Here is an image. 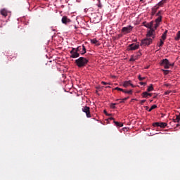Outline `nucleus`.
Masks as SVG:
<instances>
[{"label": "nucleus", "instance_id": "obj_40", "mask_svg": "<svg viewBox=\"0 0 180 180\" xmlns=\"http://www.w3.org/2000/svg\"><path fill=\"white\" fill-rule=\"evenodd\" d=\"M129 85L131 86L132 88H134V85H133V84L131 83Z\"/></svg>", "mask_w": 180, "mask_h": 180}, {"label": "nucleus", "instance_id": "obj_8", "mask_svg": "<svg viewBox=\"0 0 180 180\" xmlns=\"http://www.w3.org/2000/svg\"><path fill=\"white\" fill-rule=\"evenodd\" d=\"M167 124L166 122H155L153 124V127H161V129H164L167 127Z\"/></svg>", "mask_w": 180, "mask_h": 180}, {"label": "nucleus", "instance_id": "obj_19", "mask_svg": "<svg viewBox=\"0 0 180 180\" xmlns=\"http://www.w3.org/2000/svg\"><path fill=\"white\" fill-rule=\"evenodd\" d=\"M114 123L117 127H123V123L119 122L117 121H114Z\"/></svg>", "mask_w": 180, "mask_h": 180}, {"label": "nucleus", "instance_id": "obj_26", "mask_svg": "<svg viewBox=\"0 0 180 180\" xmlns=\"http://www.w3.org/2000/svg\"><path fill=\"white\" fill-rule=\"evenodd\" d=\"M153 109H157V105H153L148 110V112H151Z\"/></svg>", "mask_w": 180, "mask_h": 180}, {"label": "nucleus", "instance_id": "obj_15", "mask_svg": "<svg viewBox=\"0 0 180 180\" xmlns=\"http://www.w3.org/2000/svg\"><path fill=\"white\" fill-rule=\"evenodd\" d=\"M158 9V7H157L156 6L152 8V11H151L152 16H154V15H155V13H157Z\"/></svg>", "mask_w": 180, "mask_h": 180}, {"label": "nucleus", "instance_id": "obj_2", "mask_svg": "<svg viewBox=\"0 0 180 180\" xmlns=\"http://www.w3.org/2000/svg\"><path fill=\"white\" fill-rule=\"evenodd\" d=\"M160 65L162 67H164V68L168 69L169 67H174V63H169V60L167 58L163 59L160 63Z\"/></svg>", "mask_w": 180, "mask_h": 180}, {"label": "nucleus", "instance_id": "obj_6", "mask_svg": "<svg viewBox=\"0 0 180 180\" xmlns=\"http://www.w3.org/2000/svg\"><path fill=\"white\" fill-rule=\"evenodd\" d=\"M82 112H84V113H86V117H92V116L91 115V108L88 106H84L82 108Z\"/></svg>", "mask_w": 180, "mask_h": 180}, {"label": "nucleus", "instance_id": "obj_27", "mask_svg": "<svg viewBox=\"0 0 180 180\" xmlns=\"http://www.w3.org/2000/svg\"><path fill=\"white\" fill-rule=\"evenodd\" d=\"M163 44H164V41H162V39H160V44H158V47H160V49H161V47H162Z\"/></svg>", "mask_w": 180, "mask_h": 180}, {"label": "nucleus", "instance_id": "obj_38", "mask_svg": "<svg viewBox=\"0 0 180 180\" xmlns=\"http://www.w3.org/2000/svg\"><path fill=\"white\" fill-rule=\"evenodd\" d=\"M104 113H105V115H106L107 116H110V114H108V112H106L105 110H104Z\"/></svg>", "mask_w": 180, "mask_h": 180}, {"label": "nucleus", "instance_id": "obj_48", "mask_svg": "<svg viewBox=\"0 0 180 180\" xmlns=\"http://www.w3.org/2000/svg\"><path fill=\"white\" fill-rule=\"evenodd\" d=\"M157 96H154L153 98H156Z\"/></svg>", "mask_w": 180, "mask_h": 180}, {"label": "nucleus", "instance_id": "obj_37", "mask_svg": "<svg viewBox=\"0 0 180 180\" xmlns=\"http://www.w3.org/2000/svg\"><path fill=\"white\" fill-rule=\"evenodd\" d=\"M162 71L165 72V74H168V72H169V70H162Z\"/></svg>", "mask_w": 180, "mask_h": 180}, {"label": "nucleus", "instance_id": "obj_7", "mask_svg": "<svg viewBox=\"0 0 180 180\" xmlns=\"http://www.w3.org/2000/svg\"><path fill=\"white\" fill-rule=\"evenodd\" d=\"M76 50L77 52H79V54H81L83 56V54H85L86 53V48H85V45L79 46L76 48Z\"/></svg>", "mask_w": 180, "mask_h": 180}, {"label": "nucleus", "instance_id": "obj_35", "mask_svg": "<svg viewBox=\"0 0 180 180\" xmlns=\"http://www.w3.org/2000/svg\"><path fill=\"white\" fill-rule=\"evenodd\" d=\"M171 94V91H167L165 92V95H169Z\"/></svg>", "mask_w": 180, "mask_h": 180}, {"label": "nucleus", "instance_id": "obj_28", "mask_svg": "<svg viewBox=\"0 0 180 180\" xmlns=\"http://www.w3.org/2000/svg\"><path fill=\"white\" fill-rule=\"evenodd\" d=\"M110 106L111 109H116V103H112Z\"/></svg>", "mask_w": 180, "mask_h": 180}, {"label": "nucleus", "instance_id": "obj_34", "mask_svg": "<svg viewBox=\"0 0 180 180\" xmlns=\"http://www.w3.org/2000/svg\"><path fill=\"white\" fill-rule=\"evenodd\" d=\"M101 84L103 85H110V84L108 83V82H101Z\"/></svg>", "mask_w": 180, "mask_h": 180}, {"label": "nucleus", "instance_id": "obj_9", "mask_svg": "<svg viewBox=\"0 0 180 180\" xmlns=\"http://www.w3.org/2000/svg\"><path fill=\"white\" fill-rule=\"evenodd\" d=\"M131 30H133V27L131 25H128L122 27L121 32L122 33H130Z\"/></svg>", "mask_w": 180, "mask_h": 180}, {"label": "nucleus", "instance_id": "obj_46", "mask_svg": "<svg viewBox=\"0 0 180 180\" xmlns=\"http://www.w3.org/2000/svg\"><path fill=\"white\" fill-rule=\"evenodd\" d=\"M106 88H110V86H106Z\"/></svg>", "mask_w": 180, "mask_h": 180}, {"label": "nucleus", "instance_id": "obj_39", "mask_svg": "<svg viewBox=\"0 0 180 180\" xmlns=\"http://www.w3.org/2000/svg\"><path fill=\"white\" fill-rule=\"evenodd\" d=\"M129 60H130V61H136V58H131Z\"/></svg>", "mask_w": 180, "mask_h": 180}, {"label": "nucleus", "instance_id": "obj_24", "mask_svg": "<svg viewBox=\"0 0 180 180\" xmlns=\"http://www.w3.org/2000/svg\"><path fill=\"white\" fill-rule=\"evenodd\" d=\"M151 91H154V87H153V84H150V86H148L147 89L148 92H151Z\"/></svg>", "mask_w": 180, "mask_h": 180}, {"label": "nucleus", "instance_id": "obj_30", "mask_svg": "<svg viewBox=\"0 0 180 180\" xmlns=\"http://www.w3.org/2000/svg\"><path fill=\"white\" fill-rule=\"evenodd\" d=\"M98 8H102V3H101V0H98V4H97Z\"/></svg>", "mask_w": 180, "mask_h": 180}, {"label": "nucleus", "instance_id": "obj_25", "mask_svg": "<svg viewBox=\"0 0 180 180\" xmlns=\"http://www.w3.org/2000/svg\"><path fill=\"white\" fill-rule=\"evenodd\" d=\"M122 92H124V94H129V95H131V94H133V91L132 90H124Z\"/></svg>", "mask_w": 180, "mask_h": 180}, {"label": "nucleus", "instance_id": "obj_16", "mask_svg": "<svg viewBox=\"0 0 180 180\" xmlns=\"http://www.w3.org/2000/svg\"><path fill=\"white\" fill-rule=\"evenodd\" d=\"M152 94L151 93H148L147 91H144L142 93V96L143 98H148V96H152Z\"/></svg>", "mask_w": 180, "mask_h": 180}, {"label": "nucleus", "instance_id": "obj_18", "mask_svg": "<svg viewBox=\"0 0 180 180\" xmlns=\"http://www.w3.org/2000/svg\"><path fill=\"white\" fill-rule=\"evenodd\" d=\"M144 26L148 29H151V27H153V21L150 22H146V24H144Z\"/></svg>", "mask_w": 180, "mask_h": 180}, {"label": "nucleus", "instance_id": "obj_4", "mask_svg": "<svg viewBox=\"0 0 180 180\" xmlns=\"http://www.w3.org/2000/svg\"><path fill=\"white\" fill-rule=\"evenodd\" d=\"M153 43V38H145L141 40L140 46L146 47V46H150Z\"/></svg>", "mask_w": 180, "mask_h": 180}, {"label": "nucleus", "instance_id": "obj_3", "mask_svg": "<svg viewBox=\"0 0 180 180\" xmlns=\"http://www.w3.org/2000/svg\"><path fill=\"white\" fill-rule=\"evenodd\" d=\"M156 16H158V18L155 20V29H157V27L160 26V23L162 22V15H161V11H159L156 13Z\"/></svg>", "mask_w": 180, "mask_h": 180}, {"label": "nucleus", "instance_id": "obj_5", "mask_svg": "<svg viewBox=\"0 0 180 180\" xmlns=\"http://www.w3.org/2000/svg\"><path fill=\"white\" fill-rule=\"evenodd\" d=\"M70 57L72 58H78L79 57V53L76 48H72V50L70 51Z\"/></svg>", "mask_w": 180, "mask_h": 180}, {"label": "nucleus", "instance_id": "obj_10", "mask_svg": "<svg viewBox=\"0 0 180 180\" xmlns=\"http://www.w3.org/2000/svg\"><path fill=\"white\" fill-rule=\"evenodd\" d=\"M0 13L2 16H4V18H6V16H11V11H8L6 8L0 10Z\"/></svg>", "mask_w": 180, "mask_h": 180}, {"label": "nucleus", "instance_id": "obj_29", "mask_svg": "<svg viewBox=\"0 0 180 180\" xmlns=\"http://www.w3.org/2000/svg\"><path fill=\"white\" fill-rule=\"evenodd\" d=\"M139 81H143V79H146V77H141V75H139L138 77Z\"/></svg>", "mask_w": 180, "mask_h": 180}, {"label": "nucleus", "instance_id": "obj_44", "mask_svg": "<svg viewBox=\"0 0 180 180\" xmlns=\"http://www.w3.org/2000/svg\"><path fill=\"white\" fill-rule=\"evenodd\" d=\"M124 129L125 130H127V128H126V127H125V128H124Z\"/></svg>", "mask_w": 180, "mask_h": 180}, {"label": "nucleus", "instance_id": "obj_41", "mask_svg": "<svg viewBox=\"0 0 180 180\" xmlns=\"http://www.w3.org/2000/svg\"><path fill=\"white\" fill-rule=\"evenodd\" d=\"M110 120H115V118H113V117H110Z\"/></svg>", "mask_w": 180, "mask_h": 180}, {"label": "nucleus", "instance_id": "obj_11", "mask_svg": "<svg viewBox=\"0 0 180 180\" xmlns=\"http://www.w3.org/2000/svg\"><path fill=\"white\" fill-rule=\"evenodd\" d=\"M146 36L147 37H150L152 39H154V37H155V36H154V29L150 28Z\"/></svg>", "mask_w": 180, "mask_h": 180}, {"label": "nucleus", "instance_id": "obj_17", "mask_svg": "<svg viewBox=\"0 0 180 180\" xmlns=\"http://www.w3.org/2000/svg\"><path fill=\"white\" fill-rule=\"evenodd\" d=\"M123 86H124V88H127V86H130V85H131V81L130 80H129V81H125V82H124V83H123Z\"/></svg>", "mask_w": 180, "mask_h": 180}, {"label": "nucleus", "instance_id": "obj_33", "mask_svg": "<svg viewBox=\"0 0 180 180\" xmlns=\"http://www.w3.org/2000/svg\"><path fill=\"white\" fill-rule=\"evenodd\" d=\"M139 84L143 85V86H145V85H147V82H139Z\"/></svg>", "mask_w": 180, "mask_h": 180}, {"label": "nucleus", "instance_id": "obj_20", "mask_svg": "<svg viewBox=\"0 0 180 180\" xmlns=\"http://www.w3.org/2000/svg\"><path fill=\"white\" fill-rule=\"evenodd\" d=\"M164 4H167V0H161L157 5H158V6H162Z\"/></svg>", "mask_w": 180, "mask_h": 180}, {"label": "nucleus", "instance_id": "obj_22", "mask_svg": "<svg viewBox=\"0 0 180 180\" xmlns=\"http://www.w3.org/2000/svg\"><path fill=\"white\" fill-rule=\"evenodd\" d=\"M167 33H168V30L165 31V32L162 35V40H165L167 39Z\"/></svg>", "mask_w": 180, "mask_h": 180}, {"label": "nucleus", "instance_id": "obj_23", "mask_svg": "<svg viewBox=\"0 0 180 180\" xmlns=\"http://www.w3.org/2000/svg\"><path fill=\"white\" fill-rule=\"evenodd\" d=\"M174 39L178 41L180 39V31H179L176 34V37H174Z\"/></svg>", "mask_w": 180, "mask_h": 180}, {"label": "nucleus", "instance_id": "obj_21", "mask_svg": "<svg viewBox=\"0 0 180 180\" xmlns=\"http://www.w3.org/2000/svg\"><path fill=\"white\" fill-rule=\"evenodd\" d=\"M174 123L179 122L180 121V115H176V118L173 119Z\"/></svg>", "mask_w": 180, "mask_h": 180}, {"label": "nucleus", "instance_id": "obj_45", "mask_svg": "<svg viewBox=\"0 0 180 180\" xmlns=\"http://www.w3.org/2000/svg\"><path fill=\"white\" fill-rule=\"evenodd\" d=\"M53 32H56V30H52Z\"/></svg>", "mask_w": 180, "mask_h": 180}, {"label": "nucleus", "instance_id": "obj_47", "mask_svg": "<svg viewBox=\"0 0 180 180\" xmlns=\"http://www.w3.org/2000/svg\"><path fill=\"white\" fill-rule=\"evenodd\" d=\"M176 126H179V124H177Z\"/></svg>", "mask_w": 180, "mask_h": 180}, {"label": "nucleus", "instance_id": "obj_31", "mask_svg": "<svg viewBox=\"0 0 180 180\" xmlns=\"http://www.w3.org/2000/svg\"><path fill=\"white\" fill-rule=\"evenodd\" d=\"M115 89L116 91H121L122 92H123V91H124L123 89L120 88V87H115Z\"/></svg>", "mask_w": 180, "mask_h": 180}, {"label": "nucleus", "instance_id": "obj_36", "mask_svg": "<svg viewBox=\"0 0 180 180\" xmlns=\"http://www.w3.org/2000/svg\"><path fill=\"white\" fill-rule=\"evenodd\" d=\"M146 100H142L140 101V105H144V102H146Z\"/></svg>", "mask_w": 180, "mask_h": 180}, {"label": "nucleus", "instance_id": "obj_43", "mask_svg": "<svg viewBox=\"0 0 180 180\" xmlns=\"http://www.w3.org/2000/svg\"><path fill=\"white\" fill-rule=\"evenodd\" d=\"M166 86H169V84H165Z\"/></svg>", "mask_w": 180, "mask_h": 180}, {"label": "nucleus", "instance_id": "obj_13", "mask_svg": "<svg viewBox=\"0 0 180 180\" xmlns=\"http://www.w3.org/2000/svg\"><path fill=\"white\" fill-rule=\"evenodd\" d=\"M129 50H137L140 47V45L136 44H131L129 46Z\"/></svg>", "mask_w": 180, "mask_h": 180}, {"label": "nucleus", "instance_id": "obj_12", "mask_svg": "<svg viewBox=\"0 0 180 180\" xmlns=\"http://www.w3.org/2000/svg\"><path fill=\"white\" fill-rule=\"evenodd\" d=\"M62 23H63V25H68V23H71V20L67 16H63L62 18Z\"/></svg>", "mask_w": 180, "mask_h": 180}, {"label": "nucleus", "instance_id": "obj_32", "mask_svg": "<svg viewBox=\"0 0 180 180\" xmlns=\"http://www.w3.org/2000/svg\"><path fill=\"white\" fill-rule=\"evenodd\" d=\"M128 99H129V97H125V98H122V101H121L120 102V103H122V102H124V101H127Z\"/></svg>", "mask_w": 180, "mask_h": 180}, {"label": "nucleus", "instance_id": "obj_49", "mask_svg": "<svg viewBox=\"0 0 180 180\" xmlns=\"http://www.w3.org/2000/svg\"><path fill=\"white\" fill-rule=\"evenodd\" d=\"M141 1H143V0H140Z\"/></svg>", "mask_w": 180, "mask_h": 180}, {"label": "nucleus", "instance_id": "obj_42", "mask_svg": "<svg viewBox=\"0 0 180 180\" xmlns=\"http://www.w3.org/2000/svg\"><path fill=\"white\" fill-rule=\"evenodd\" d=\"M138 56H141V53H139V54Z\"/></svg>", "mask_w": 180, "mask_h": 180}, {"label": "nucleus", "instance_id": "obj_1", "mask_svg": "<svg viewBox=\"0 0 180 180\" xmlns=\"http://www.w3.org/2000/svg\"><path fill=\"white\" fill-rule=\"evenodd\" d=\"M88 61L89 60L86 58L79 57L78 59L75 60V63L79 68H81L85 67L86 64H88Z\"/></svg>", "mask_w": 180, "mask_h": 180}, {"label": "nucleus", "instance_id": "obj_14", "mask_svg": "<svg viewBox=\"0 0 180 180\" xmlns=\"http://www.w3.org/2000/svg\"><path fill=\"white\" fill-rule=\"evenodd\" d=\"M91 43L92 44H96V46H101V43H99V41L96 39H91Z\"/></svg>", "mask_w": 180, "mask_h": 180}]
</instances>
